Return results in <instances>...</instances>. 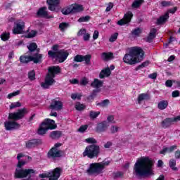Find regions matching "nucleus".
Masks as SVG:
<instances>
[{"instance_id":"f257e3e1","label":"nucleus","mask_w":180,"mask_h":180,"mask_svg":"<svg viewBox=\"0 0 180 180\" xmlns=\"http://www.w3.org/2000/svg\"><path fill=\"white\" fill-rule=\"evenodd\" d=\"M153 165L154 162L148 157L138 158L134 165V174L138 177L153 175Z\"/></svg>"},{"instance_id":"f03ea898","label":"nucleus","mask_w":180,"mask_h":180,"mask_svg":"<svg viewBox=\"0 0 180 180\" xmlns=\"http://www.w3.org/2000/svg\"><path fill=\"white\" fill-rule=\"evenodd\" d=\"M144 58V51L139 46L129 49V53H126L123 58L124 63L133 65L143 61Z\"/></svg>"},{"instance_id":"7ed1b4c3","label":"nucleus","mask_w":180,"mask_h":180,"mask_svg":"<svg viewBox=\"0 0 180 180\" xmlns=\"http://www.w3.org/2000/svg\"><path fill=\"white\" fill-rule=\"evenodd\" d=\"M17 159L18 160V164L17 165L18 168L15 169V178H26V176H29L30 174H34L33 169H22V167L26 164V157H25L23 154L19 153L17 156Z\"/></svg>"},{"instance_id":"20e7f679","label":"nucleus","mask_w":180,"mask_h":180,"mask_svg":"<svg viewBox=\"0 0 180 180\" xmlns=\"http://www.w3.org/2000/svg\"><path fill=\"white\" fill-rule=\"evenodd\" d=\"M49 73L46 75L45 81L41 83V86L44 89H49L53 84L56 82L54 78L57 74H60L61 69L60 66H51L48 69Z\"/></svg>"},{"instance_id":"39448f33","label":"nucleus","mask_w":180,"mask_h":180,"mask_svg":"<svg viewBox=\"0 0 180 180\" xmlns=\"http://www.w3.org/2000/svg\"><path fill=\"white\" fill-rule=\"evenodd\" d=\"M101 153V148L96 144L89 145L86 147L84 151L82 153L83 157H87L91 160L94 158H98Z\"/></svg>"},{"instance_id":"423d86ee","label":"nucleus","mask_w":180,"mask_h":180,"mask_svg":"<svg viewBox=\"0 0 180 180\" xmlns=\"http://www.w3.org/2000/svg\"><path fill=\"white\" fill-rule=\"evenodd\" d=\"M56 127H57V125H56V122L54 120L46 119L40 124L37 133L38 134L43 136V134L47 133V130H54Z\"/></svg>"},{"instance_id":"0eeeda50","label":"nucleus","mask_w":180,"mask_h":180,"mask_svg":"<svg viewBox=\"0 0 180 180\" xmlns=\"http://www.w3.org/2000/svg\"><path fill=\"white\" fill-rule=\"evenodd\" d=\"M103 171V165L99 163H91L86 169V174L91 176H96L99 174H102Z\"/></svg>"},{"instance_id":"6e6552de","label":"nucleus","mask_w":180,"mask_h":180,"mask_svg":"<svg viewBox=\"0 0 180 180\" xmlns=\"http://www.w3.org/2000/svg\"><path fill=\"white\" fill-rule=\"evenodd\" d=\"M48 54L49 57H51L52 58H57L59 63H64L67 60L69 55L68 52L64 50H60L57 52L49 51Z\"/></svg>"},{"instance_id":"1a4fd4ad","label":"nucleus","mask_w":180,"mask_h":180,"mask_svg":"<svg viewBox=\"0 0 180 180\" xmlns=\"http://www.w3.org/2000/svg\"><path fill=\"white\" fill-rule=\"evenodd\" d=\"M61 175V169L57 167L53 171L46 172L39 175V178H49V180H57Z\"/></svg>"},{"instance_id":"9d476101","label":"nucleus","mask_w":180,"mask_h":180,"mask_svg":"<svg viewBox=\"0 0 180 180\" xmlns=\"http://www.w3.org/2000/svg\"><path fill=\"white\" fill-rule=\"evenodd\" d=\"M41 54L36 53L32 56H20V63H23L24 64H27V63H30V61H33V63L37 64L38 63H41Z\"/></svg>"},{"instance_id":"9b49d317","label":"nucleus","mask_w":180,"mask_h":180,"mask_svg":"<svg viewBox=\"0 0 180 180\" xmlns=\"http://www.w3.org/2000/svg\"><path fill=\"white\" fill-rule=\"evenodd\" d=\"M58 147H61V143H56L54 147H53L48 153L49 158H58L63 155V152L58 150Z\"/></svg>"},{"instance_id":"f8f14e48","label":"nucleus","mask_w":180,"mask_h":180,"mask_svg":"<svg viewBox=\"0 0 180 180\" xmlns=\"http://www.w3.org/2000/svg\"><path fill=\"white\" fill-rule=\"evenodd\" d=\"M27 112V111L25 108L18 110L15 112L10 113L8 115V119L11 120H20V119H22L25 117V115H26Z\"/></svg>"},{"instance_id":"ddd939ff","label":"nucleus","mask_w":180,"mask_h":180,"mask_svg":"<svg viewBox=\"0 0 180 180\" xmlns=\"http://www.w3.org/2000/svg\"><path fill=\"white\" fill-rule=\"evenodd\" d=\"M180 121V115L175 117L174 118H166L162 122V127L163 129H167L169 126H172L174 122Z\"/></svg>"},{"instance_id":"4468645a","label":"nucleus","mask_w":180,"mask_h":180,"mask_svg":"<svg viewBox=\"0 0 180 180\" xmlns=\"http://www.w3.org/2000/svg\"><path fill=\"white\" fill-rule=\"evenodd\" d=\"M91 58H92V56L91 55H77L74 57V61L76 63H82V61H85V63L87 65L91 64Z\"/></svg>"},{"instance_id":"2eb2a0df","label":"nucleus","mask_w":180,"mask_h":180,"mask_svg":"<svg viewBox=\"0 0 180 180\" xmlns=\"http://www.w3.org/2000/svg\"><path fill=\"white\" fill-rule=\"evenodd\" d=\"M25 29V22L22 20H19L13 29V33L14 34H22L23 33V30Z\"/></svg>"},{"instance_id":"dca6fc26","label":"nucleus","mask_w":180,"mask_h":180,"mask_svg":"<svg viewBox=\"0 0 180 180\" xmlns=\"http://www.w3.org/2000/svg\"><path fill=\"white\" fill-rule=\"evenodd\" d=\"M131 18H133V13L131 11L127 12L125 15L124 18L120 20L117 24L120 26H123L124 25H127V23H130L131 20Z\"/></svg>"},{"instance_id":"f3484780","label":"nucleus","mask_w":180,"mask_h":180,"mask_svg":"<svg viewBox=\"0 0 180 180\" xmlns=\"http://www.w3.org/2000/svg\"><path fill=\"white\" fill-rule=\"evenodd\" d=\"M4 127L6 130H15L16 129H19V127H20V124L15 121L7 120L4 122Z\"/></svg>"},{"instance_id":"a211bd4d","label":"nucleus","mask_w":180,"mask_h":180,"mask_svg":"<svg viewBox=\"0 0 180 180\" xmlns=\"http://www.w3.org/2000/svg\"><path fill=\"white\" fill-rule=\"evenodd\" d=\"M46 2L49 5V11H57L58 9V5L60 4V0H46Z\"/></svg>"},{"instance_id":"6ab92c4d","label":"nucleus","mask_w":180,"mask_h":180,"mask_svg":"<svg viewBox=\"0 0 180 180\" xmlns=\"http://www.w3.org/2000/svg\"><path fill=\"white\" fill-rule=\"evenodd\" d=\"M63 102L60 101L53 100L51 103L50 108L53 110H61L63 109Z\"/></svg>"},{"instance_id":"aec40b11","label":"nucleus","mask_w":180,"mask_h":180,"mask_svg":"<svg viewBox=\"0 0 180 180\" xmlns=\"http://www.w3.org/2000/svg\"><path fill=\"white\" fill-rule=\"evenodd\" d=\"M37 16H40L41 18H46V19H50V18H53V16L49 15L47 13V7H41L39 9L37 13Z\"/></svg>"},{"instance_id":"412c9836","label":"nucleus","mask_w":180,"mask_h":180,"mask_svg":"<svg viewBox=\"0 0 180 180\" xmlns=\"http://www.w3.org/2000/svg\"><path fill=\"white\" fill-rule=\"evenodd\" d=\"M108 127H109V123L108 122H103L97 125L96 130L98 133H102L106 131Z\"/></svg>"},{"instance_id":"4be33fe9","label":"nucleus","mask_w":180,"mask_h":180,"mask_svg":"<svg viewBox=\"0 0 180 180\" xmlns=\"http://www.w3.org/2000/svg\"><path fill=\"white\" fill-rule=\"evenodd\" d=\"M72 13H77L78 12H82L84 11V6L78 4H74L71 5Z\"/></svg>"},{"instance_id":"5701e85b","label":"nucleus","mask_w":180,"mask_h":180,"mask_svg":"<svg viewBox=\"0 0 180 180\" xmlns=\"http://www.w3.org/2000/svg\"><path fill=\"white\" fill-rule=\"evenodd\" d=\"M169 18V15L168 13H166L164 15L160 17V18L157 20V25H162V23H165L167 20H168Z\"/></svg>"},{"instance_id":"b1692460","label":"nucleus","mask_w":180,"mask_h":180,"mask_svg":"<svg viewBox=\"0 0 180 180\" xmlns=\"http://www.w3.org/2000/svg\"><path fill=\"white\" fill-rule=\"evenodd\" d=\"M101 58L104 61H109L110 60H112L113 53L111 52H108V53L104 52L101 54Z\"/></svg>"},{"instance_id":"393cba45","label":"nucleus","mask_w":180,"mask_h":180,"mask_svg":"<svg viewBox=\"0 0 180 180\" xmlns=\"http://www.w3.org/2000/svg\"><path fill=\"white\" fill-rule=\"evenodd\" d=\"M155 33H157V29L153 28L152 30H150L149 35L146 38V41H148V43H151L153 41V39L155 37Z\"/></svg>"},{"instance_id":"a878e982","label":"nucleus","mask_w":180,"mask_h":180,"mask_svg":"<svg viewBox=\"0 0 180 180\" xmlns=\"http://www.w3.org/2000/svg\"><path fill=\"white\" fill-rule=\"evenodd\" d=\"M102 85H103V82L98 79H95L91 84V86L93 88H96V89H99V88H101Z\"/></svg>"},{"instance_id":"bb28decb","label":"nucleus","mask_w":180,"mask_h":180,"mask_svg":"<svg viewBox=\"0 0 180 180\" xmlns=\"http://www.w3.org/2000/svg\"><path fill=\"white\" fill-rule=\"evenodd\" d=\"M111 72H110V69L109 68H107L105 69H103L101 73H100V78H105V77H109V75H110Z\"/></svg>"},{"instance_id":"cd10ccee","label":"nucleus","mask_w":180,"mask_h":180,"mask_svg":"<svg viewBox=\"0 0 180 180\" xmlns=\"http://www.w3.org/2000/svg\"><path fill=\"white\" fill-rule=\"evenodd\" d=\"M158 109L160 110H164V109H167L168 107V101H162L158 103Z\"/></svg>"},{"instance_id":"c85d7f7f","label":"nucleus","mask_w":180,"mask_h":180,"mask_svg":"<svg viewBox=\"0 0 180 180\" xmlns=\"http://www.w3.org/2000/svg\"><path fill=\"white\" fill-rule=\"evenodd\" d=\"M169 165L170 168L172 169V171H177L178 170V167H176V160L171 159L169 161Z\"/></svg>"},{"instance_id":"c756f323","label":"nucleus","mask_w":180,"mask_h":180,"mask_svg":"<svg viewBox=\"0 0 180 180\" xmlns=\"http://www.w3.org/2000/svg\"><path fill=\"white\" fill-rule=\"evenodd\" d=\"M142 32H143V29L138 27L131 31V34L132 36H134V37H139V36L141 34Z\"/></svg>"},{"instance_id":"7c9ffc66","label":"nucleus","mask_w":180,"mask_h":180,"mask_svg":"<svg viewBox=\"0 0 180 180\" xmlns=\"http://www.w3.org/2000/svg\"><path fill=\"white\" fill-rule=\"evenodd\" d=\"M36 144H37V140L32 139V140L28 141L26 143V147H27V148H32L34 147V146H36Z\"/></svg>"},{"instance_id":"2f4dec72","label":"nucleus","mask_w":180,"mask_h":180,"mask_svg":"<svg viewBox=\"0 0 180 180\" xmlns=\"http://www.w3.org/2000/svg\"><path fill=\"white\" fill-rule=\"evenodd\" d=\"M51 139H60L61 137V131H53L51 133Z\"/></svg>"},{"instance_id":"473e14b6","label":"nucleus","mask_w":180,"mask_h":180,"mask_svg":"<svg viewBox=\"0 0 180 180\" xmlns=\"http://www.w3.org/2000/svg\"><path fill=\"white\" fill-rule=\"evenodd\" d=\"M141 4H143V0H135L133 3H132V8H134V9H137V8H140Z\"/></svg>"},{"instance_id":"72a5a7b5","label":"nucleus","mask_w":180,"mask_h":180,"mask_svg":"<svg viewBox=\"0 0 180 180\" xmlns=\"http://www.w3.org/2000/svg\"><path fill=\"white\" fill-rule=\"evenodd\" d=\"M148 97V96L146 94H139L138 96V103H141V102H143V101H146Z\"/></svg>"},{"instance_id":"f704fd0d","label":"nucleus","mask_w":180,"mask_h":180,"mask_svg":"<svg viewBox=\"0 0 180 180\" xmlns=\"http://www.w3.org/2000/svg\"><path fill=\"white\" fill-rule=\"evenodd\" d=\"M62 13L63 15H70V13H72V7L70 6L67 8H63L62 10Z\"/></svg>"},{"instance_id":"c9c22d12","label":"nucleus","mask_w":180,"mask_h":180,"mask_svg":"<svg viewBox=\"0 0 180 180\" xmlns=\"http://www.w3.org/2000/svg\"><path fill=\"white\" fill-rule=\"evenodd\" d=\"M99 115H101V112L99 111H90L89 117L91 119H96Z\"/></svg>"},{"instance_id":"e433bc0d","label":"nucleus","mask_w":180,"mask_h":180,"mask_svg":"<svg viewBox=\"0 0 180 180\" xmlns=\"http://www.w3.org/2000/svg\"><path fill=\"white\" fill-rule=\"evenodd\" d=\"M90 20H91V16L86 15L79 18L77 22H79V23H82L83 22H89Z\"/></svg>"},{"instance_id":"4c0bfd02","label":"nucleus","mask_w":180,"mask_h":180,"mask_svg":"<svg viewBox=\"0 0 180 180\" xmlns=\"http://www.w3.org/2000/svg\"><path fill=\"white\" fill-rule=\"evenodd\" d=\"M99 92H101V89H94L93 93L88 97L89 101H93Z\"/></svg>"},{"instance_id":"58836bf2","label":"nucleus","mask_w":180,"mask_h":180,"mask_svg":"<svg viewBox=\"0 0 180 180\" xmlns=\"http://www.w3.org/2000/svg\"><path fill=\"white\" fill-rule=\"evenodd\" d=\"M28 78L30 79V81H34V79H36V72L34 70L29 72Z\"/></svg>"},{"instance_id":"ea45409f","label":"nucleus","mask_w":180,"mask_h":180,"mask_svg":"<svg viewBox=\"0 0 180 180\" xmlns=\"http://www.w3.org/2000/svg\"><path fill=\"white\" fill-rule=\"evenodd\" d=\"M36 34H37V32L32 30L31 32L26 34L25 37L27 39H32V37H34Z\"/></svg>"},{"instance_id":"a19ab883","label":"nucleus","mask_w":180,"mask_h":180,"mask_svg":"<svg viewBox=\"0 0 180 180\" xmlns=\"http://www.w3.org/2000/svg\"><path fill=\"white\" fill-rule=\"evenodd\" d=\"M75 108L76 110H84V109H85V105L84 104H81L79 102H77L76 103Z\"/></svg>"},{"instance_id":"79ce46f5","label":"nucleus","mask_w":180,"mask_h":180,"mask_svg":"<svg viewBox=\"0 0 180 180\" xmlns=\"http://www.w3.org/2000/svg\"><path fill=\"white\" fill-rule=\"evenodd\" d=\"M96 105L97 106H101L102 108H105L108 106V105H109V100L108 99L103 100L101 103H98Z\"/></svg>"},{"instance_id":"37998d69","label":"nucleus","mask_w":180,"mask_h":180,"mask_svg":"<svg viewBox=\"0 0 180 180\" xmlns=\"http://www.w3.org/2000/svg\"><path fill=\"white\" fill-rule=\"evenodd\" d=\"M27 49L30 51H34V50H36V49H37V44H36V43H34V42H32V43L30 44L29 46H27Z\"/></svg>"},{"instance_id":"c03bdc74","label":"nucleus","mask_w":180,"mask_h":180,"mask_svg":"<svg viewBox=\"0 0 180 180\" xmlns=\"http://www.w3.org/2000/svg\"><path fill=\"white\" fill-rule=\"evenodd\" d=\"M85 143H87L88 144H96L98 141L94 138H88L85 139Z\"/></svg>"},{"instance_id":"a18cd8bd","label":"nucleus","mask_w":180,"mask_h":180,"mask_svg":"<svg viewBox=\"0 0 180 180\" xmlns=\"http://www.w3.org/2000/svg\"><path fill=\"white\" fill-rule=\"evenodd\" d=\"M89 82V80L88 79V78L83 77V78H82V79L79 82V84L82 85V86H85V85H87Z\"/></svg>"},{"instance_id":"49530a36","label":"nucleus","mask_w":180,"mask_h":180,"mask_svg":"<svg viewBox=\"0 0 180 180\" xmlns=\"http://www.w3.org/2000/svg\"><path fill=\"white\" fill-rule=\"evenodd\" d=\"M68 27V23L62 22L59 25V29H60L61 32H64L65 29Z\"/></svg>"},{"instance_id":"de8ad7c7","label":"nucleus","mask_w":180,"mask_h":180,"mask_svg":"<svg viewBox=\"0 0 180 180\" xmlns=\"http://www.w3.org/2000/svg\"><path fill=\"white\" fill-rule=\"evenodd\" d=\"M110 133L115 134V133H117L119 131V127L117 126H112L110 129Z\"/></svg>"},{"instance_id":"09e8293b","label":"nucleus","mask_w":180,"mask_h":180,"mask_svg":"<svg viewBox=\"0 0 180 180\" xmlns=\"http://www.w3.org/2000/svg\"><path fill=\"white\" fill-rule=\"evenodd\" d=\"M20 94V91H16L15 92L11 93L8 95L7 98L8 99H12L13 96H17V95H19Z\"/></svg>"},{"instance_id":"8fccbe9b","label":"nucleus","mask_w":180,"mask_h":180,"mask_svg":"<svg viewBox=\"0 0 180 180\" xmlns=\"http://www.w3.org/2000/svg\"><path fill=\"white\" fill-rule=\"evenodd\" d=\"M117 36H119V34L117 32H115V34L111 35V37L109 39V41L110 42L116 41L117 39Z\"/></svg>"},{"instance_id":"3c124183","label":"nucleus","mask_w":180,"mask_h":180,"mask_svg":"<svg viewBox=\"0 0 180 180\" xmlns=\"http://www.w3.org/2000/svg\"><path fill=\"white\" fill-rule=\"evenodd\" d=\"M82 96V95H81L79 94H72L71 95V98L73 99V101H75V99H78V101H79V99H81Z\"/></svg>"},{"instance_id":"603ef678","label":"nucleus","mask_w":180,"mask_h":180,"mask_svg":"<svg viewBox=\"0 0 180 180\" xmlns=\"http://www.w3.org/2000/svg\"><path fill=\"white\" fill-rule=\"evenodd\" d=\"M20 106H21V104L20 102L12 103L10 105V109H15V108H20Z\"/></svg>"},{"instance_id":"864d4df0","label":"nucleus","mask_w":180,"mask_h":180,"mask_svg":"<svg viewBox=\"0 0 180 180\" xmlns=\"http://www.w3.org/2000/svg\"><path fill=\"white\" fill-rule=\"evenodd\" d=\"M1 37V40H4V41H6V40L9 39V32L3 33Z\"/></svg>"},{"instance_id":"5fc2aeb1","label":"nucleus","mask_w":180,"mask_h":180,"mask_svg":"<svg viewBox=\"0 0 180 180\" xmlns=\"http://www.w3.org/2000/svg\"><path fill=\"white\" fill-rule=\"evenodd\" d=\"M112 8H113V3L110 2L106 7L105 12H110Z\"/></svg>"},{"instance_id":"6e6d98bb","label":"nucleus","mask_w":180,"mask_h":180,"mask_svg":"<svg viewBox=\"0 0 180 180\" xmlns=\"http://www.w3.org/2000/svg\"><path fill=\"white\" fill-rule=\"evenodd\" d=\"M87 129L88 125H82L79 128L78 131H79L80 133H84V131H85V130H86Z\"/></svg>"},{"instance_id":"4d7b16f0","label":"nucleus","mask_w":180,"mask_h":180,"mask_svg":"<svg viewBox=\"0 0 180 180\" xmlns=\"http://www.w3.org/2000/svg\"><path fill=\"white\" fill-rule=\"evenodd\" d=\"M165 85L166 86L171 88V86H172V85H174V81L172 80H167L165 82Z\"/></svg>"},{"instance_id":"13d9d810","label":"nucleus","mask_w":180,"mask_h":180,"mask_svg":"<svg viewBox=\"0 0 180 180\" xmlns=\"http://www.w3.org/2000/svg\"><path fill=\"white\" fill-rule=\"evenodd\" d=\"M173 85L175 88L180 87V81L179 80H173Z\"/></svg>"},{"instance_id":"bf43d9fd","label":"nucleus","mask_w":180,"mask_h":180,"mask_svg":"<svg viewBox=\"0 0 180 180\" xmlns=\"http://www.w3.org/2000/svg\"><path fill=\"white\" fill-rule=\"evenodd\" d=\"M86 33V30L85 29H81L77 33V36H82L84 35Z\"/></svg>"},{"instance_id":"052dcab7","label":"nucleus","mask_w":180,"mask_h":180,"mask_svg":"<svg viewBox=\"0 0 180 180\" xmlns=\"http://www.w3.org/2000/svg\"><path fill=\"white\" fill-rule=\"evenodd\" d=\"M107 120L109 123H115V117L110 115L108 117Z\"/></svg>"},{"instance_id":"680f3d73","label":"nucleus","mask_w":180,"mask_h":180,"mask_svg":"<svg viewBox=\"0 0 180 180\" xmlns=\"http://www.w3.org/2000/svg\"><path fill=\"white\" fill-rule=\"evenodd\" d=\"M99 37V32L98 30H95L93 34V39L94 40H96Z\"/></svg>"},{"instance_id":"e2e57ef3","label":"nucleus","mask_w":180,"mask_h":180,"mask_svg":"<svg viewBox=\"0 0 180 180\" xmlns=\"http://www.w3.org/2000/svg\"><path fill=\"white\" fill-rule=\"evenodd\" d=\"M91 37V35L89 33H85L84 35L83 36V39L84 41H88Z\"/></svg>"},{"instance_id":"0e129e2a","label":"nucleus","mask_w":180,"mask_h":180,"mask_svg":"<svg viewBox=\"0 0 180 180\" xmlns=\"http://www.w3.org/2000/svg\"><path fill=\"white\" fill-rule=\"evenodd\" d=\"M174 150H176V146H172L169 148H167L168 153H172V151H174Z\"/></svg>"},{"instance_id":"69168bd1","label":"nucleus","mask_w":180,"mask_h":180,"mask_svg":"<svg viewBox=\"0 0 180 180\" xmlns=\"http://www.w3.org/2000/svg\"><path fill=\"white\" fill-rule=\"evenodd\" d=\"M172 96L173 98H178L179 96V91H174L172 93Z\"/></svg>"},{"instance_id":"338daca9","label":"nucleus","mask_w":180,"mask_h":180,"mask_svg":"<svg viewBox=\"0 0 180 180\" xmlns=\"http://www.w3.org/2000/svg\"><path fill=\"white\" fill-rule=\"evenodd\" d=\"M148 78H150V79H155L157 78V73L150 74Z\"/></svg>"},{"instance_id":"774afa93","label":"nucleus","mask_w":180,"mask_h":180,"mask_svg":"<svg viewBox=\"0 0 180 180\" xmlns=\"http://www.w3.org/2000/svg\"><path fill=\"white\" fill-rule=\"evenodd\" d=\"M105 148H110L112 147V142L111 141H108L105 145H104Z\"/></svg>"}]
</instances>
